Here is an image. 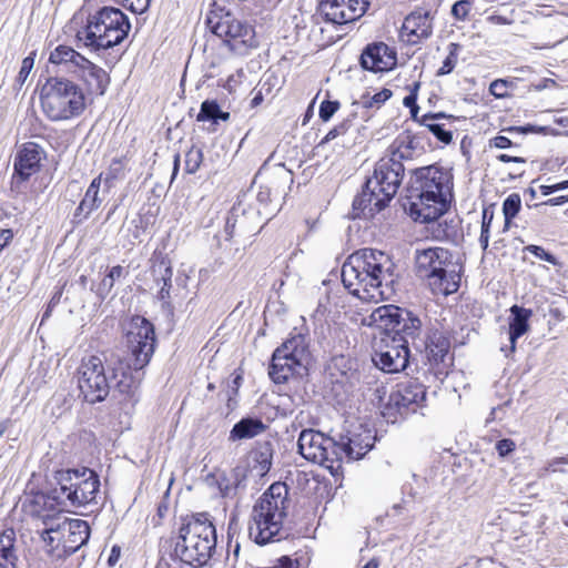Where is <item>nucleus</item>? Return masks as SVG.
Returning a JSON list of instances; mask_svg holds the SVG:
<instances>
[{
    "mask_svg": "<svg viewBox=\"0 0 568 568\" xmlns=\"http://www.w3.org/2000/svg\"><path fill=\"white\" fill-rule=\"evenodd\" d=\"M395 264L383 251L365 247L352 253L342 266L344 287L362 300H388L395 292Z\"/></svg>",
    "mask_w": 568,
    "mask_h": 568,
    "instance_id": "1",
    "label": "nucleus"
},
{
    "mask_svg": "<svg viewBox=\"0 0 568 568\" xmlns=\"http://www.w3.org/2000/svg\"><path fill=\"white\" fill-rule=\"evenodd\" d=\"M416 176L415 200L409 204V214L415 221L429 223L444 215L452 200V176L436 165L414 170Z\"/></svg>",
    "mask_w": 568,
    "mask_h": 568,
    "instance_id": "2",
    "label": "nucleus"
},
{
    "mask_svg": "<svg viewBox=\"0 0 568 568\" xmlns=\"http://www.w3.org/2000/svg\"><path fill=\"white\" fill-rule=\"evenodd\" d=\"M403 163L394 159L382 158L375 165L374 173L365 182L361 194L353 201V217H373L384 210L396 195L404 176Z\"/></svg>",
    "mask_w": 568,
    "mask_h": 568,
    "instance_id": "3",
    "label": "nucleus"
},
{
    "mask_svg": "<svg viewBox=\"0 0 568 568\" xmlns=\"http://www.w3.org/2000/svg\"><path fill=\"white\" fill-rule=\"evenodd\" d=\"M287 494L284 483H274L254 505L248 535L256 544L265 545L280 534L288 507Z\"/></svg>",
    "mask_w": 568,
    "mask_h": 568,
    "instance_id": "4",
    "label": "nucleus"
},
{
    "mask_svg": "<svg viewBox=\"0 0 568 568\" xmlns=\"http://www.w3.org/2000/svg\"><path fill=\"white\" fill-rule=\"evenodd\" d=\"M216 547V530L206 514L186 518L179 530L174 546L175 556L187 566H204Z\"/></svg>",
    "mask_w": 568,
    "mask_h": 568,
    "instance_id": "5",
    "label": "nucleus"
},
{
    "mask_svg": "<svg viewBox=\"0 0 568 568\" xmlns=\"http://www.w3.org/2000/svg\"><path fill=\"white\" fill-rule=\"evenodd\" d=\"M415 268L434 295L448 296L460 286V267L453 261L450 251L444 247L417 250Z\"/></svg>",
    "mask_w": 568,
    "mask_h": 568,
    "instance_id": "6",
    "label": "nucleus"
},
{
    "mask_svg": "<svg viewBox=\"0 0 568 568\" xmlns=\"http://www.w3.org/2000/svg\"><path fill=\"white\" fill-rule=\"evenodd\" d=\"M40 104L50 121H68L84 112L85 95L73 81L63 77H49L40 91Z\"/></svg>",
    "mask_w": 568,
    "mask_h": 568,
    "instance_id": "7",
    "label": "nucleus"
},
{
    "mask_svg": "<svg viewBox=\"0 0 568 568\" xmlns=\"http://www.w3.org/2000/svg\"><path fill=\"white\" fill-rule=\"evenodd\" d=\"M131 23L126 14L114 7H103L89 14L85 27L77 37L94 51L120 44L129 34Z\"/></svg>",
    "mask_w": 568,
    "mask_h": 568,
    "instance_id": "8",
    "label": "nucleus"
},
{
    "mask_svg": "<svg viewBox=\"0 0 568 568\" xmlns=\"http://www.w3.org/2000/svg\"><path fill=\"white\" fill-rule=\"evenodd\" d=\"M55 487L52 498L65 507L81 508L97 498L100 487L99 476L89 468L61 469L54 474Z\"/></svg>",
    "mask_w": 568,
    "mask_h": 568,
    "instance_id": "9",
    "label": "nucleus"
},
{
    "mask_svg": "<svg viewBox=\"0 0 568 568\" xmlns=\"http://www.w3.org/2000/svg\"><path fill=\"white\" fill-rule=\"evenodd\" d=\"M49 62L64 67L82 80L89 92L103 95L110 83V77L105 70L92 63L85 57L68 45H58L50 52Z\"/></svg>",
    "mask_w": 568,
    "mask_h": 568,
    "instance_id": "10",
    "label": "nucleus"
},
{
    "mask_svg": "<svg viewBox=\"0 0 568 568\" xmlns=\"http://www.w3.org/2000/svg\"><path fill=\"white\" fill-rule=\"evenodd\" d=\"M206 24L236 54H245L250 48L256 45L253 27L230 11L210 12Z\"/></svg>",
    "mask_w": 568,
    "mask_h": 568,
    "instance_id": "11",
    "label": "nucleus"
},
{
    "mask_svg": "<svg viewBox=\"0 0 568 568\" xmlns=\"http://www.w3.org/2000/svg\"><path fill=\"white\" fill-rule=\"evenodd\" d=\"M371 320L384 331L397 332L407 336L415 351L420 352V345L417 342L422 322L410 311L395 305H383L372 313Z\"/></svg>",
    "mask_w": 568,
    "mask_h": 568,
    "instance_id": "12",
    "label": "nucleus"
},
{
    "mask_svg": "<svg viewBox=\"0 0 568 568\" xmlns=\"http://www.w3.org/2000/svg\"><path fill=\"white\" fill-rule=\"evenodd\" d=\"M298 452L307 460L328 469L338 468L337 442L314 429H304L300 434Z\"/></svg>",
    "mask_w": 568,
    "mask_h": 568,
    "instance_id": "13",
    "label": "nucleus"
},
{
    "mask_svg": "<svg viewBox=\"0 0 568 568\" xmlns=\"http://www.w3.org/2000/svg\"><path fill=\"white\" fill-rule=\"evenodd\" d=\"M79 389L84 400L95 404L105 399L110 385L101 357H84L79 368Z\"/></svg>",
    "mask_w": 568,
    "mask_h": 568,
    "instance_id": "14",
    "label": "nucleus"
},
{
    "mask_svg": "<svg viewBox=\"0 0 568 568\" xmlns=\"http://www.w3.org/2000/svg\"><path fill=\"white\" fill-rule=\"evenodd\" d=\"M367 6L365 0H322L317 12L326 22L345 24L361 18Z\"/></svg>",
    "mask_w": 568,
    "mask_h": 568,
    "instance_id": "15",
    "label": "nucleus"
},
{
    "mask_svg": "<svg viewBox=\"0 0 568 568\" xmlns=\"http://www.w3.org/2000/svg\"><path fill=\"white\" fill-rule=\"evenodd\" d=\"M113 381L121 393L131 392L142 378V369L150 357H112Z\"/></svg>",
    "mask_w": 568,
    "mask_h": 568,
    "instance_id": "16",
    "label": "nucleus"
},
{
    "mask_svg": "<svg viewBox=\"0 0 568 568\" xmlns=\"http://www.w3.org/2000/svg\"><path fill=\"white\" fill-rule=\"evenodd\" d=\"M425 397L424 386L412 383L392 392L382 413L387 418H395L396 414L404 415L410 409L414 410L412 406L424 402Z\"/></svg>",
    "mask_w": 568,
    "mask_h": 568,
    "instance_id": "17",
    "label": "nucleus"
},
{
    "mask_svg": "<svg viewBox=\"0 0 568 568\" xmlns=\"http://www.w3.org/2000/svg\"><path fill=\"white\" fill-rule=\"evenodd\" d=\"M153 324L142 316H134L126 334V345L131 355H153L155 351Z\"/></svg>",
    "mask_w": 568,
    "mask_h": 568,
    "instance_id": "18",
    "label": "nucleus"
},
{
    "mask_svg": "<svg viewBox=\"0 0 568 568\" xmlns=\"http://www.w3.org/2000/svg\"><path fill=\"white\" fill-rule=\"evenodd\" d=\"M375 437L369 428L362 425L354 429L348 430L346 435H341L338 445V463L343 457L348 459H359L364 457L374 446Z\"/></svg>",
    "mask_w": 568,
    "mask_h": 568,
    "instance_id": "19",
    "label": "nucleus"
},
{
    "mask_svg": "<svg viewBox=\"0 0 568 568\" xmlns=\"http://www.w3.org/2000/svg\"><path fill=\"white\" fill-rule=\"evenodd\" d=\"M361 67L372 72H384L392 70L396 63V53L384 42L367 44L361 57Z\"/></svg>",
    "mask_w": 568,
    "mask_h": 568,
    "instance_id": "20",
    "label": "nucleus"
},
{
    "mask_svg": "<svg viewBox=\"0 0 568 568\" xmlns=\"http://www.w3.org/2000/svg\"><path fill=\"white\" fill-rule=\"evenodd\" d=\"M42 149L36 143H26L14 158V174L26 182L40 170Z\"/></svg>",
    "mask_w": 568,
    "mask_h": 568,
    "instance_id": "21",
    "label": "nucleus"
},
{
    "mask_svg": "<svg viewBox=\"0 0 568 568\" xmlns=\"http://www.w3.org/2000/svg\"><path fill=\"white\" fill-rule=\"evenodd\" d=\"M300 322L272 355H310V329L304 316L300 317Z\"/></svg>",
    "mask_w": 568,
    "mask_h": 568,
    "instance_id": "22",
    "label": "nucleus"
},
{
    "mask_svg": "<svg viewBox=\"0 0 568 568\" xmlns=\"http://www.w3.org/2000/svg\"><path fill=\"white\" fill-rule=\"evenodd\" d=\"M293 172L285 168L284 164H277L273 170V181L270 185H262L256 195V200L261 204H267L272 201L273 195L286 194L293 184Z\"/></svg>",
    "mask_w": 568,
    "mask_h": 568,
    "instance_id": "23",
    "label": "nucleus"
},
{
    "mask_svg": "<svg viewBox=\"0 0 568 568\" xmlns=\"http://www.w3.org/2000/svg\"><path fill=\"white\" fill-rule=\"evenodd\" d=\"M64 556L75 552L90 537V527L82 519H69L62 527Z\"/></svg>",
    "mask_w": 568,
    "mask_h": 568,
    "instance_id": "24",
    "label": "nucleus"
},
{
    "mask_svg": "<svg viewBox=\"0 0 568 568\" xmlns=\"http://www.w3.org/2000/svg\"><path fill=\"white\" fill-rule=\"evenodd\" d=\"M388 152L387 158L394 159L396 163H403V161H412L415 156L420 155L423 149L419 146V141L415 135L403 133L394 140Z\"/></svg>",
    "mask_w": 568,
    "mask_h": 568,
    "instance_id": "25",
    "label": "nucleus"
},
{
    "mask_svg": "<svg viewBox=\"0 0 568 568\" xmlns=\"http://www.w3.org/2000/svg\"><path fill=\"white\" fill-rule=\"evenodd\" d=\"M100 185L101 175L92 180L79 206L75 209L73 214V221L75 223H81L82 221L87 220L91 212L100 206L102 202V200L99 197Z\"/></svg>",
    "mask_w": 568,
    "mask_h": 568,
    "instance_id": "26",
    "label": "nucleus"
},
{
    "mask_svg": "<svg viewBox=\"0 0 568 568\" xmlns=\"http://www.w3.org/2000/svg\"><path fill=\"white\" fill-rule=\"evenodd\" d=\"M510 322H509V338L514 345L516 339L521 337L529 329V318L532 316V311L519 305L510 307Z\"/></svg>",
    "mask_w": 568,
    "mask_h": 568,
    "instance_id": "27",
    "label": "nucleus"
},
{
    "mask_svg": "<svg viewBox=\"0 0 568 568\" xmlns=\"http://www.w3.org/2000/svg\"><path fill=\"white\" fill-rule=\"evenodd\" d=\"M152 275L154 281L160 284L162 282V286L159 291L158 298L163 303H168L170 298V288L172 286V266L169 260L162 257L160 261L154 263L152 266Z\"/></svg>",
    "mask_w": 568,
    "mask_h": 568,
    "instance_id": "28",
    "label": "nucleus"
},
{
    "mask_svg": "<svg viewBox=\"0 0 568 568\" xmlns=\"http://www.w3.org/2000/svg\"><path fill=\"white\" fill-rule=\"evenodd\" d=\"M442 119H453V115H447L444 112L427 113L420 118L419 124L427 128L438 141L449 144L453 141V132L445 129L444 123L438 122Z\"/></svg>",
    "mask_w": 568,
    "mask_h": 568,
    "instance_id": "29",
    "label": "nucleus"
},
{
    "mask_svg": "<svg viewBox=\"0 0 568 568\" xmlns=\"http://www.w3.org/2000/svg\"><path fill=\"white\" fill-rule=\"evenodd\" d=\"M266 425L257 418H243L237 422L230 432V440L250 439L261 435Z\"/></svg>",
    "mask_w": 568,
    "mask_h": 568,
    "instance_id": "30",
    "label": "nucleus"
},
{
    "mask_svg": "<svg viewBox=\"0 0 568 568\" xmlns=\"http://www.w3.org/2000/svg\"><path fill=\"white\" fill-rule=\"evenodd\" d=\"M268 375L276 384L284 383L294 374L295 365H300L297 357H271Z\"/></svg>",
    "mask_w": 568,
    "mask_h": 568,
    "instance_id": "31",
    "label": "nucleus"
},
{
    "mask_svg": "<svg viewBox=\"0 0 568 568\" xmlns=\"http://www.w3.org/2000/svg\"><path fill=\"white\" fill-rule=\"evenodd\" d=\"M453 343H456V338L452 339L447 333L438 329L430 332L424 342L419 341V345L423 344L428 352L427 355H447Z\"/></svg>",
    "mask_w": 568,
    "mask_h": 568,
    "instance_id": "32",
    "label": "nucleus"
},
{
    "mask_svg": "<svg viewBox=\"0 0 568 568\" xmlns=\"http://www.w3.org/2000/svg\"><path fill=\"white\" fill-rule=\"evenodd\" d=\"M16 534L13 529L0 534V568H17L18 556L14 548Z\"/></svg>",
    "mask_w": 568,
    "mask_h": 568,
    "instance_id": "33",
    "label": "nucleus"
},
{
    "mask_svg": "<svg viewBox=\"0 0 568 568\" xmlns=\"http://www.w3.org/2000/svg\"><path fill=\"white\" fill-rule=\"evenodd\" d=\"M404 30L418 39L428 38L432 34L429 13L413 12L408 14L403 24Z\"/></svg>",
    "mask_w": 568,
    "mask_h": 568,
    "instance_id": "34",
    "label": "nucleus"
},
{
    "mask_svg": "<svg viewBox=\"0 0 568 568\" xmlns=\"http://www.w3.org/2000/svg\"><path fill=\"white\" fill-rule=\"evenodd\" d=\"M229 121L230 113L222 111L216 100H205L201 104L200 112L196 115L197 122H210L211 126L209 131L214 132L216 129L214 125L219 123V121Z\"/></svg>",
    "mask_w": 568,
    "mask_h": 568,
    "instance_id": "35",
    "label": "nucleus"
},
{
    "mask_svg": "<svg viewBox=\"0 0 568 568\" xmlns=\"http://www.w3.org/2000/svg\"><path fill=\"white\" fill-rule=\"evenodd\" d=\"M252 469L257 476H264L272 466L273 447L270 442L258 443L251 454Z\"/></svg>",
    "mask_w": 568,
    "mask_h": 568,
    "instance_id": "36",
    "label": "nucleus"
},
{
    "mask_svg": "<svg viewBox=\"0 0 568 568\" xmlns=\"http://www.w3.org/2000/svg\"><path fill=\"white\" fill-rule=\"evenodd\" d=\"M129 272L121 265L112 266L108 270L104 277L101 280L97 287V296L104 301L112 292L114 284L118 280L126 277Z\"/></svg>",
    "mask_w": 568,
    "mask_h": 568,
    "instance_id": "37",
    "label": "nucleus"
},
{
    "mask_svg": "<svg viewBox=\"0 0 568 568\" xmlns=\"http://www.w3.org/2000/svg\"><path fill=\"white\" fill-rule=\"evenodd\" d=\"M410 357H371L373 365L384 373L393 374L406 369Z\"/></svg>",
    "mask_w": 568,
    "mask_h": 568,
    "instance_id": "38",
    "label": "nucleus"
},
{
    "mask_svg": "<svg viewBox=\"0 0 568 568\" xmlns=\"http://www.w3.org/2000/svg\"><path fill=\"white\" fill-rule=\"evenodd\" d=\"M44 544V551L53 558H62L64 556L63 532L55 531L53 534H40Z\"/></svg>",
    "mask_w": 568,
    "mask_h": 568,
    "instance_id": "39",
    "label": "nucleus"
},
{
    "mask_svg": "<svg viewBox=\"0 0 568 568\" xmlns=\"http://www.w3.org/2000/svg\"><path fill=\"white\" fill-rule=\"evenodd\" d=\"M383 342L392 351H395L396 355H400V351L404 352V355H410L409 346L412 345V342L407 336H404L403 334L385 331V337L383 338Z\"/></svg>",
    "mask_w": 568,
    "mask_h": 568,
    "instance_id": "40",
    "label": "nucleus"
},
{
    "mask_svg": "<svg viewBox=\"0 0 568 568\" xmlns=\"http://www.w3.org/2000/svg\"><path fill=\"white\" fill-rule=\"evenodd\" d=\"M393 95L389 89L384 88L379 92L371 95L369 93H364L361 98L354 103L365 109H379L390 97Z\"/></svg>",
    "mask_w": 568,
    "mask_h": 568,
    "instance_id": "41",
    "label": "nucleus"
},
{
    "mask_svg": "<svg viewBox=\"0 0 568 568\" xmlns=\"http://www.w3.org/2000/svg\"><path fill=\"white\" fill-rule=\"evenodd\" d=\"M425 365L428 366V371L437 378L444 379L453 366L454 357H425Z\"/></svg>",
    "mask_w": 568,
    "mask_h": 568,
    "instance_id": "42",
    "label": "nucleus"
},
{
    "mask_svg": "<svg viewBox=\"0 0 568 568\" xmlns=\"http://www.w3.org/2000/svg\"><path fill=\"white\" fill-rule=\"evenodd\" d=\"M521 207V199L518 193L509 194L503 202V214L505 217V230H508L511 220L519 213Z\"/></svg>",
    "mask_w": 568,
    "mask_h": 568,
    "instance_id": "43",
    "label": "nucleus"
},
{
    "mask_svg": "<svg viewBox=\"0 0 568 568\" xmlns=\"http://www.w3.org/2000/svg\"><path fill=\"white\" fill-rule=\"evenodd\" d=\"M39 520L42 524V528H38L39 534H53L62 531L64 523L69 519L61 515H41Z\"/></svg>",
    "mask_w": 568,
    "mask_h": 568,
    "instance_id": "44",
    "label": "nucleus"
},
{
    "mask_svg": "<svg viewBox=\"0 0 568 568\" xmlns=\"http://www.w3.org/2000/svg\"><path fill=\"white\" fill-rule=\"evenodd\" d=\"M460 48V44L454 42L448 45V54L443 61L442 67L438 69L436 73L437 77H443L453 72L458 61Z\"/></svg>",
    "mask_w": 568,
    "mask_h": 568,
    "instance_id": "45",
    "label": "nucleus"
},
{
    "mask_svg": "<svg viewBox=\"0 0 568 568\" xmlns=\"http://www.w3.org/2000/svg\"><path fill=\"white\" fill-rule=\"evenodd\" d=\"M34 57H36V52H32L22 60L20 71H19V73L16 78V82H14L16 90H20L23 87L24 82L27 81V79L34 65Z\"/></svg>",
    "mask_w": 568,
    "mask_h": 568,
    "instance_id": "46",
    "label": "nucleus"
},
{
    "mask_svg": "<svg viewBox=\"0 0 568 568\" xmlns=\"http://www.w3.org/2000/svg\"><path fill=\"white\" fill-rule=\"evenodd\" d=\"M203 160L202 150L192 146L185 154V171L189 174H194L199 169Z\"/></svg>",
    "mask_w": 568,
    "mask_h": 568,
    "instance_id": "47",
    "label": "nucleus"
},
{
    "mask_svg": "<svg viewBox=\"0 0 568 568\" xmlns=\"http://www.w3.org/2000/svg\"><path fill=\"white\" fill-rule=\"evenodd\" d=\"M352 126V120L351 118H346L343 121H341L337 125H335L333 129H331L327 134L321 140L317 146H323L324 144L335 140L336 138L346 134V132Z\"/></svg>",
    "mask_w": 568,
    "mask_h": 568,
    "instance_id": "48",
    "label": "nucleus"
},
{
    "mask_svg": "<svg viewBox=\"0 0 568 568\" xmlns=\"http://www.w3.org/2000/svg\"><path fill=\"white\" fill-rule=\"evenodd\" d=\"M514 89L515 83L513 80L496 79L489 85V92L498 99L506 98L509 95L508 89Z\"/></svg>",
    "mask_w": 568,
    "mask_h": 568,
    "instance_id": "49",
    "label": "nucleus"
},
{
    "mask_svg": "<svg viewBox=\"0 0 568 568\" xmlns=\"http://www.w3.org/2000/svg\"><path fill=\"white\" fill-rule=\"evenodd\" d=\"M242 213H244V210L241 207V204L234 205L231 209L225 223V233L227 234V240L233 236L240 214Z\"/></svg>",
    "mask_w": 568,
    "mask_h": 568,
    "instance_id": "50",
    "label": "nucleus"
},
{
    "mask_svg": "<svg viewBox=\"0 0 568 568\" xmlns=\"http://www.w3.org/2000/svg\"><path fill=\"white\" fill-rule=\"evenodd\" d=\"M341 104L338 101L324 100L318 110L320 119L323 122H328L333 115L338 111Z\"/></svg>",
    "mask_w": 568,
    "mask_h": 568,
    "instance_id": "51",
    "label": "nucleus"
},
{
    "mask_svg": "<svg viewBox=\"0 0 568 568\" xmlns=\"http://www.w3.org/2000/svg\"><path fill=\"white\" fill-rule=\"evenodd\" d=\"M527 252L532 254L534 256L546 261L552 265L557 264V258L551 253L547 252L542 246L539 245H528L525 248Z\"/></svg>",
    "mask_w": 568,
    "mask_h": 568,
    "instance_id": "52",
    "label": "nucleus"
},
{
    "mask_svg": "<svg viewBox=\"0 0 568 568\" xmlns=\"http://www.w3.org/2000/svg\"><path fill=\"white\" fill-rule=\"evenodd\" d=\"M505 132L508 133H520V134H528V133H542L546 134L548 131L547 126H538L532 124H526L523 126H509L504 129Z\"/></svg>",
    "mask_w": 568,
    "mask_h": 568,
    "instance_id": "53",
    "label": "nucleus"
},
{
    "mask_svg": "<svg viewBox=\"0 0 568 568\" xmlns=\"http://www.w3.org/2000/svg\"><path fill=\"white\" fill-rule=\"evenodd\" d=\"M119 4L129 8L133 12H143L151 0H115Z\"/></svg>",
    "mask_w": 568,
    "mask_h": 568,
    "instance_id": "54",
    "label": "nucleus"
},
{
    "mask_svg": "<svg viewBox=\"0 0 568 568\" xmlns=\"http://www.w3.org/2000/svg\"><path fill=\"white\" fill-rule=\"evenodd\" d=\"M119 4L129 8L133 12H143L151 0H115Z\"/></svg>",
    "mask_w": 568,
    "mask_h": 568,
    "instance_id": "55",
    "label": "nucleus"
},
{
    "mask_svg": "<svg viewBox=\"0 0 568 568\" xmlns=\"http://www.w3.org/2000/svg\"><path fill=\"white\" fill-rule=\"evenodd\" d=\"M124 162L122 159H113L108 171V179H118L123 175Z\"/></svg>",
    "mask_w": 568,
    "mask_h": 568,
    "instance_id": "56",
    "label": "nucleus"
},
{
    "mask_svg": "<svg viewBox=\"0 0 568 568\" xmlns=\"http://www.w3.org/2000/svg\"><path fill=\"white\" fill-rule=\"evenodd\" d=\"M516 445L514 440L511 439H500L496 444V450L498 452L499 456L505 457L508 454H510L515 449Z\"/></svg>",
    "mask_w": 568,
    "mask_h": 568,
    "instance_id": "57",
    "label": "nucleus"
},
{
    "mask_svg": "<svg viewBox=\"0 0 568 568\" xmlns=\"http://www.w3.org/2000/svg\"><path fill=\"white\" fill-rule=\"evenodd\" d=\"M540 192L544 196H547L549 194H552L557 191L566 190L568 189V180L552 184V185H541Z\"/></svg>",
    "mask_w": 568,
    "mask_h": 568,
    "instance_id": "58",
    "label": "nucleus"
},
{
    "mask_svg": "<svg viewBox=\"0 0 568 568\" xmlns=\"http://www.w3.org/2000/svg\"><path fill=\"white\" fill-rule=\"evenodd\" d=\"M490 146H495L497 149H507L511 148L514 144L511 140L505 135H497L489 142Z\"/></svg>",
    "mask_w": 568,
    "mask_h": 568,
    "instance_id": "59",
    "label": "nucleus"
},
{
    "mask_svg": "<svg viewBox=\"0 0 568 568\" xmlns=\"http://www.w3.org/2000/svg\"><path fill=\"white\" fill-rule=\"evenodd\" d=\"M13 239L11 229H3L0 231V252L7 247Z\"/></svg>",
    "mask_w": 568,
    "mask_h": 568,
    "instance_id": "60",
    "label": "nucleus"
},
{
    "mask_svg": "<svg viewBox=\"0 0 568 568\" xmlns=\"http://www.w3.org/2000/svg\"><path fill=\"white\" fill-rule=\"evenodd\" d=\"M494 219V211L489 207L483 210L481 229H490Z\"/></svg>",
    "mask_w": 568,
    "mask_h": 568,
    "instance_id": "61",
    "label": "nucleus"
},
{
    "mask_svg": "<svg viewBox=\"0 0 568 568\" xmlns=\"http://www.w3.org/2000/svg\"><path fill=\"white\" fill-rule=\"evenodd\" d=\"M496 159L498 161L505 162V163H508V162L526 163V159H524L521 156H511V155H508V154H505V153H501V154L497 155Z\"/></svg>",
    "mask_w": 568,
    "mask_h": 568,
    "instance_id": "62",
    "label": "nucleus"
},
{
    "mask_svg": "<svg viewBox=\"0 0 568 568\" xmlns=\"http://www.w3.org/2000/svg\"><path fill=\"white\" fill-rule=\"evenodd\" d=\"M565 203H567L566 195H560V196L551 197V199L542 202L541 204L549 205V206H558V205H562Z\"/></svg>",
    "mask_w": 568,
    "mask_h": 568,
    "instance_id": "63",
    "label": "nucleus"
},
{
    "mask_svg": "<svg viewBox=\"0 0 568 568\" xmlns=\"http://www.w3.org/2000/svg\"><path fill=\"white\" fill-rule=\"evenodd\" d=\"M489 230L490 229H481L480 231L479 243L483 251H486L489 244Z\"/></svg>",
    "mask_w": 568,
    "mask_h": 568,
    "instance_id": "64",
    "label": "nucleus"
}]
</instances>
